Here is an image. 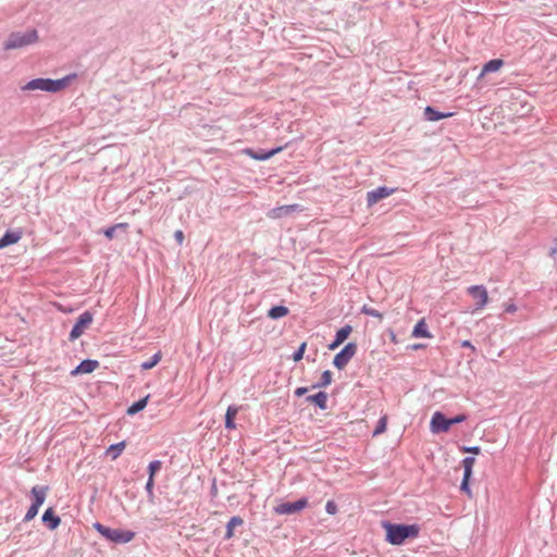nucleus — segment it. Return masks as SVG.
<instances>
[{
	"mask_svg": "<svg viewBox=\"0 0 557 557\" xmlns=\"http://www.w3.org/2000/svg\"><path fill=\"white\" fill-rule=\"evenodd\" d=\"M325 510L329 515H335L337 512V505L333 500H329L325 505Z\"/></svg>",
	"mask_w": 557,
	"mask_h": 557,
	"instance_id": "obj_35",
	"label": "nucleus"
},
{
	"mask_svg": "<svg viewBox=\"0 0 557 557\" xmlns=\"http://www.w3.org/2000/svg\"><path fill=\"white\" fill-rule=\"evenodd\" d=\"M125 447H126V443L123 441V442H120L117 444L111 445L107 449L106 454L108 456H110L112 460H115V459H117L120 457V455L123 453Z\"/></svg>",
	"mask_w": 557,
	"mask_h": 557,
	"instance_id": "obj_24",
	"label": "nucleus"
},
{
	"mask_svg": "<svg viewBox=\"0 0 557 557\" xmlns=\"http://www.w3.org/2000/svg\"><path fill=\"white\" fill-rule=\"evenodd\" d=\"M308 505L307 498H300L295 503H283L274 508L276 515H293Z\"/></svg>",
	"mask_w": 557,
	"mask_h": 557,
	"instance_id": "obj_9",
	"label": "nucleus"
},
{
	"mask_svg": "<svg viewBox=\"0 0 557 557\" xmlns=\"http://www.w3.org/2000/svg\"><path fill=\"white\" fill-rule=\"evenodd\" d=\"M37 39H38V35L35 29L29 30L24 34L13 33L7 39L3 47L5 50L18 49V48H23V47H26L28 45L36 42Z\"/></svg>",
	"mask_w": 557,
	"mask_h": 557,
	"instance_id": "obj_4",
	"label": "nucleus"
},
{
	"mask_svg": "<svg viewBox=\"0 0 557 557\" xmlns=\"http://www.w3.org/2000/svg\"><path fill=\"white\" fill-rule=\"evenodd\" d=\"M461 450L463 453H471L473 455H479L481 453V448L479 446H472V447H467V446H463L461 448Z\"/></svg>",
	"mask_w": 557,
	"mask_h": 557,
	"instance_id": "obj_36",
	"label": "nucleus"
},
{
	"mask_svg": "<svg viewBox=\"0 0 557 557\" xmlns=\"http://www.w3.org/2000/svg\"><path fill=\"white\" fill-rule=\"evenodd\" d=\"M382 527L386 532L385 540L392 545H401L407 539H416L420 533V527L417 524H396L384 521Z\"/></svg>",
	"mask_w": 557,
	"mask_h": 557,
	"instance_id": "obj_1",
	"label": "nucleus"
},
{
	"mask_svg": "<svg viewBox=\"0 0 557 557\" xmlns=\"http://www.w3.org/2000/svg\"><path fill=\"white\" fill-rule=\"evenodd\" d=\"M505 311L508 313H515L517 311V306L512 302L506 304Z\"/></svg>",
	"mask_w": 557,
	"mask_h": 557,
	"instance_id": "obj_40",
	"label": "nucleus"
},
{
	"mask_svg": "<svg viewBox=\"0 0 557 557\" xmlns=\"http://www.w3.org/2000/svg\"><path fill=\"white\" fill-rule=\"evenodd\" d=\"M423 347H424V345H422V344H414V345H412L411 348L417 350V349H420V348H423Z\"/></svg>",
	"mask_w": 557,
	"mask_h": 557,
	"instance_id": "obj_47",
	"label": "nucleus"
},
{
	"mask_svg": "<svg viewBox=\"0 0 557 557\" xmlns=\"http://www.w3.org/2000/svg\"><path fill=\"white\" fill-rule=\"evenodd\" d=\"M395 188H387L385 186L379 187L374 190H371L367 194V203L369 207L377 203L380 200L393 195L395 193Z\"/></svg>",
	"mask_w": 557,
	"mask_h": 557,
	"instance_id": "obj_11",
	"label": "nucleus"
},
{
	"mask_svg": "<svg viewBox=\"0 0 557 557\" xmlns=\"http://www.w3.org/2000/svg\"><path fill=\"white\" fill-rule=\"evenodd\" d=\"M148 399H149V395H147L146 397L139 399L136 403H134L132 406H129L127 408V411H126L127 414L134 416L137 412L141 411L147 406Z\"/></svg>",
	"mask_w": 557,
	"mask_h": 557,
	"instance_id": "obj_25",
	"label": "nucleus"
},
{
	"mask_svg": "<svg viewBox=\"0 0 557 557\" xmlns=\"http://www.w3.org/2000/svg\"><path fill=\"white\" fill-rule=\"evenodd\" d=\"M386 426H387V416H383L379 420V423H377L375 430L373 431V436L383 434L386 431Z\"/></svg>",
	"mask_w": 557,
	"mask_h": 557,
	"instance_id": "obj_29",
	"label": "nucleus"
},
{
	"mask_svg": "<svg viewBox=\"0 0 557 557\" xmlns=\"http://www.w3.org/2000/svg\"><path fill=\"white\" fill-rule=\"evenodd\" d=\"M38 510H39V508L32 504V506L28 508V510L24 517V521L33 520L38 515Z\"/></svg>",
	"mask_w": 557,
	"mask_h": 557,
	"instance_id": "obj_32",
	"label": "nucleus"
},
{
	"mask_svg": "<svg viewBox=\"0 0 557 557\" xmlns=\"http://www.w3.org/2000/svg\"><path fill=\"white\" fill-rule=\"evenodd\" d=\"M467 293L474 300V305H475L474 310L475 311H480V310L484 309V307L488 304L490 297H488V293H487V289L485 286L472 285L467 288Z\"/></svg>",
	"mask_w": 557,
	"mask_h": 557,
	"instance_id": "obj_5",
	"label": "nucleus"
},
{
	"mask_svg": "<svg viewBox=\"0 0 557 557\" xmlns=\"http://www.w3.org/2000/svg\"><path fill=\"white\" fill-rule=\"evenodd\" d=\"M289 312L288 308L285 307V306H275V307H272L269 312H268V317L271 318V319H280V318H283L285 315H287Z\"/></svg>",
	"mask_w": 557,
	"mask_h": 557,
	"instance_id": "obj_26",
	"label": "nucleus"
},
{
	"mask_svg": "<svg viewBox=\"0 0 557 557\" xmlns=\"http://www.w3.org/2000/svg\"><path fill=\"white\" fill-rule=\"evenodd\" d=\"M350 333H351V327L349 325H346L337 331L335 338L343 344L347 339V337L349 336Z\"/></svg>",
	"mask_w": 557,
	"mask_h": 557,
	"instance_id": "obj_28",
	"label": "nucleus"
},
{
	"mask_svg": "<svg viewBox=\"0 0 557 557\" xmlns=\"http://www.w3.org/2000/svg\"><path fill=\"white\" fill-rule=\"evenodd\" d=\"M332 382V373L331 371L326 370L322 373V382L319 384V386H327Z\"/></svg>",
	"mask_w": 557,
	"mask_h": 557,
	"instance_id": "obj_34",
	"label": "nucleus"
},
{
	"mask_svg": "<svg viewBox=\"0 0 557 557\" xmlns=\"http://www.w3.org/2000/svg\"><path fill=\"white\" fill-rule=\"evenodd\" d=\"M115 230H116V226L113 225V226L107 228L103 233L107 238L112 239L114 237Z\"/></svg>",
	"mask_w": 557,
	"mask_h": 557,
	"instance_id": "obj_38",
	"label": "nucleus"
},
{
	"mask_svg": "<svg viewBox=\"0 0 557 557\" xmlns=\"http://www.w3.org/2000/svg\"><path fill=\"white\" fill-rule=\"evenodd\" d=\"M412 337L416 338H431L432 334L428 330V324L424 319H421L418 321V323L414 325L412 333Z\"/></svg>",
	"mask_w": 557,
	"mask_h": 557,
	"instance_id": "obj_16",
	"label": "nucleus"
},
{
	"mask_svg": "<svg viewBox=\"0 0 557 557\" xmlns=\"http://www.w3.org/2000/svg\"><path fill=\"white\" fill-rule=\"evenodd\" d=\"M23 232L21 230L17 231H8L1 238H0V249H3L10 245H14L20 242L22 238Z\"/></svg>",
	"mask_w": 557,
	"mask_h": 557,
	"instance_id": "obj_13",
	"label": "nucleus"
},
{
	"mask_svg": "<svg viewBox=\"0 0 557 557\" xmlns=\"http://www.w3.org/2000/svg\"><path fill=\"white\" fill-rule=\"evenodd\" d=\"M475 463V459L473 457H466L462 460L463 467V479L460 485V490L466 493L469 497H472V492L469 487V481L472 475V469Z\"/></svg>",
	"mask_w": 557,
	"mask_h": 557,
	"instance_id": "obj_10",
	"label": "nucleus"
},
{
	"mask_svg": "<svg viewBox=\"0 0 557 557\" xmlns=\"http://www.w3.org/2000/svg\"><path fill=\"white\" fill-rule=\"evenodd\" d=\"M361 311H362V313L370 315V317L377 318L379 320L383 319V314L380 311H377L376 309L370 308L368 306H363Z\"/></svg>",
	"mask_w": 557,
	"mask_h": 557,
	"instance_id": "obj_31",
	"label": "nucleus"
},
{
	"mask_svg": "<svg viewBox=\"0 0 557 557\" xmlns=\"http://www.w3.org/2000/svg\"><path fill=\"white\" fill-rule=\"evenodd\" d=\"M301 208L298 205H288L274 208L270 211L269 216L272 219H280L286 214H289L294 211H300Z\"/></svg>",
	"mask_w": 557,
	"mask_h": 557,
	"instance_id": "obj_14",
	"label": "nucleus"
},
{
	"mask_svg": "<svg viewBox=\"0 0 557 557\" xmlns=\"http://www.w3.org/2000/svg\"><path fill=\"white\" fill-rule=\"evenodd\" d=\"M48 487L47 486H34L32 488V495L34 497L33 505L36 507H40L46 499Z\"/></svg>",
	"mask_w": 557,
	"mask_h": 557,
	"instance_id": "obj_18",
	"label": "nucleus"
},
{
	"mask_svg": "<svg viewBox=\"0 0 557 557\" xmlns=\"http://www.w3.org/2000/svg\"><path fill=\"white\" fill-rule=\"evenodd\" d=\"M239 411V408L236 406H230L225 413V428L228 430H234L236 428L235 425V418Z\"/></svg>",
	"mask_w": 557,
	"mask_h": 557,
	"instance_id": "obj_22",
	"label": "nucleus"
},
{
	"mask_svg": "<svg viewBox=\"0 0 557 557\" xmlns=\"http://www.w3.org/2000/svg\"><path fill=\"white\" fill-rule=\"evenodd\" d=\"M356 351V344L348 343L338 354L335 355L333 364L339 370L344 369L349 360L355 356Z\"/></svg>",
	"mask_w": 557,
	"mask_h": 557,
	"instance_id": "obj_7",
	"label": "nucleus"
},
{
	"mask_svg": "<svg viewBox=\"0 0 557 557\" xmlns=\"http://www.w3.org/2000/svg\"><path fill=\"white\" fill-rule=\"evenodd\" d=\"M307 392H308V388H307V387H298V388L295 391V395H296V396H302V395H305Z\"/></svg>",
	"mask_w": 557,
	"mask_h": 557,
	"instance_id": "obj_42",
	"label": "nucleus"
},
{
	"mask_svg": "<svg viewBox=\"0 0 557 557\" xmlns=\"http://www.w3.org/2000/svg\"><path fill=\"white\" fill-rule=\"evenodd\" d=\"M174 237H175L176 242L180 245L183 244V242H184V233H183V231H181V230L175 231Z\"/></svg>",
	"mask_w": 557,
	"mask_h": 557,
	"instance_id": "obj_39",
	"label": "nucleus"
},
{
	"mask_svg": "<svg viewBox=\"0 0 557 557\" xmlns=\"http://www.w3.org/2000/svg\"><path fill=\"white\" fill-rule=\"evenodd\" d=\"M114 226H116V228H127L128 224L127 223H119V224H115Z\"/></svg>",
	"mask_w": 557,
	"mask_h": 557,
	"instance_id": "obj_46",
	"label": "nucleus"
},
{
	"mask_svg": "<svg viewBox=\"0 0 557 557\" xmlns=\"http://www.w3.org/2000/svg\"><path fill=\"white\" fill-rule=\"evenodd\" d=\"M243 524H244V520L240 517L235 516V517L231 518V520L227 522V525H226L225 539L231 540L234 536V529L236 527H240Z\"/></svg>",
	"mask_w": 557,
	"mask_h": 557,
	"instance_id": "obj_23",
	"label": "nucleus"
},
{
	"mask_svg": "<svg viewBox=\"0 0 557 557\" xmlns=\"http://www.w3.org/2000/svg\"><path fill=\"white\" fill-rule=\"evenodd\" d=\"M283 148L282 147H277L275 149H272L271 151L269 152H265V153H258V152H255L252 149H246L245 150V153L247 156H249L250 158L255 159V160H268L270 159L271 157H273L274 154L278 153L280 151H282Z\"/></svg>",
	"mask_w": 557,
	"mask_h": 557,
	"instance_id": "obj_20",
	"label": "nucleus"
},
{
	"mask_svg": "<svg viewBox=\"0 0 557 557\" xmlns=\"http://www.w3.org/2000/svg\"><path fill=\"white\" fill-rule=\"evenodd\" d=\"M453 115H454L453 112L441 113L430 106L424 109V116L428 121H431V122L440 121L442 119L450 117Z\"/></svg>",
	"mask_w": 557,
	"mask_h": 557,
	"instance_id": "obj_19",
	"label": "nucleus"
},
{
	"mask_svg": "<svg viewBox=\"0 0 557 557\" xmlns=\"http://www.w3.org/2000/svg\"><path fill=\"white\" fill-rule=\"evenodd\" d=\"M99 362L97 360L87 359L82 361L75 369L71 371L72 376L88 374L98 369Z\"/></svg>",
	"mask_w": 557,
	"mask_h": 557,
	"instance_id": "obj_12",
	"label": "nucleus"
},
{
	"mask_svg": "<svg viewBox=\"0 0 557 557\" xmlns=\"http://www.w3.org/2000/svg\"><path fill=\"white\" fill-rule=\"evenodd\" d=\"M451 426L450 419H447L442 412L436 411L433 413L430 429L432 433H445L448 432Z\"/></svg>",
	"mask_w": 557,
	"mask_h": 557,
	"instance_id": "obj_8",
	"label": "nucleus"
},
{
	"mask_svg": "<svg viewBox=\"0 0 557 557\" xmlns=\"http://www.w3.org/2000/svg\"><path fill=\"white\" fill-rule=\"evenodd\" d=\"M466 419H467V417L465 414H458L455 418H451L450 422L453 425V424L461 423V422L466 421Z\"/></svg>",
	"mask_w": 557,
	"mask_h": 557,
	"instance_id": "obj_37",
	"label": "nucleus"
},
{
	"mask_svg": "<svg viewBox=\"0 0 557 557\" xmlns=\"http://www.w3.org/2000/svg\"><path fill=\"white\" fill-rule=\"evenodd\" d=\"M342 343L335 338V341L329 345V349L334 350L336 349Z\"/></svg>",
	"mask_w": 557,
	"mask_h": 557,
	"instance_id": "obj_44",
	"label": "nucleus"
},
{
	"mask_svg": "<svg viewBox=\"0 0 557 557\" xmlns=\"http://www.w3.org/2000/svg\"><path fill=\"white\" fill-rule=\"evenodd\" d=\"M153 485H154V478H149L147 481V484H146V490L149 494H152Z\"/></svg>",
	"mask_w": 557,
	"mask_h": 557,
	"instance_id": "obj_41",
	"label": "nucleus"
},
{
	"mask_svg": "<svg viewBox=\"0 0 557 557\" xmlns=\"http://www.w3.org/2000/svg\"><path fill=\"white\" fill-rule=\"evenodd\" d=\"M391 341H392L393 343H397V338H396V335H395V334H392V335H391Z\"/></svg>",
	"mask_w": 557,
	"mask_h": 557,
	"instance_id": "obj_48",
	"label": "nucleus"
},
{
	"mask_svg": "<svg viewBox=\"0 0 557 557\" xmlns=\"http://www.w3.org/2000/svg\"><path fill=\"white\" fill-rule=\"evenodd\" d=\"M550 255L552 256L557 255V239L555 240V247H553L552 250H550Z\"/></svg>",
	"mask_w": 557,
	"mask_h": 557,
	"instance_id": "obj_45",
	"label": "nucleus"
},
{
	"mask_svg": "<svg viewBox=\"0 0 557 557\" xmlns=\"http://www.w3.org/2000/svg\"><path fill=\"white\" fill-rule=\"evenodd\" d=\"M306 347H307V344L306 343H302L299 348L297 349V351L294 352L293 355V359L294 361H300L304 357V354L306 351Z\"/></svg>",
	"mask_w": 557,
	"mask_h": 557,
	"instance_id": "obj_33",
	"label": "nucleus"
},
{
	"mask_svg": "<svg viewBox=\"0 0 557 557\" xmlns=\"http://www.w3.org/2000/svg\"><path fill=\"white\" fill-rule=\"evenodd\" d=\"M75 77L76 74L67 75L61 79L35 78L29 81L25 86L22 87V89L58 92L66 88L71 81H73Z\"/></svg>",
	"mask_w": 557,
	"mask_h": 557,
	"instance_id": "obj_2",
	"label": "nucleus"
},
{
	"mask_svg": "<svg viewBox=\"0 0 557 557\" xmlns=\"http://www.w3.org/2000/svg\"><path fill=\"white\" fill-rule=\"evenodd\" d=\"M92 320H94V315L91 312H89V311L83 312L78 317L75 325L73 326V329L70 333V341H75L78 337H81L85 333V331L90 326V324L92 323Z\"/></svg>",
	"mask_w": 557,
	"mask_h": 557,
	"instance_id": "obj_6",
	"label": "nucleus"
},
{
	"mask_svg": "<svg viewBox=\"0 0 557 557\" xmlns=\"http://www.w3.org/2000/svg\"><path fill=\"white\" fill-rule=\"evenodd\" d=\"M161 358H162V354L160 351H158L149 360L143 362L140 367L143 370H150L161 361Z\"/></svg>",
	"mask_w": 557,
	"mask_h": 557,
	"instance_id": "obj_27",
	"label": "nucleus"
},
{
	"mask_svg": "<svg viewBox=\"0 0 557 557\" xmlns=\"http://www.w3.org/2000/svg\"><path fill=\"white\" fill-rule=\"evenodd\" d=\"M307 401L315 404L320 409H326L327 404V394L324 392H319L314 395H310L307 397Z\"/></svg>",
	"mask_w": 557,
	"mask_h": 557,
	"instance_id": "obj_21",
	"label": "nucleus"
},
{
	"mask_svg": "<svg viewBox=\"0 0 557 557\" xmlns=\"http://www.w3.org/2000/svg\"><path fill=\"white\" fill-rule=\"evenodd\" d=\"M42 522L46 523L50 530H55L60 525L61 519L54 515L52 508H48L42 515Z\"/></svg>",
	"mask_w": 557,
	"mask_h": 557,
	"instance_id": "obj_15",
	"label": "nucleus"
},
{
	"mask_svg": "<svg viewBox=\"0 0 557 557\" xmlns=\"http://www.w3.org/2000/svg\"><path fill=\"white\" fill-rule=\"evenodd\" d=\"M503 65L504 61L502 59H493L486 62L482 67L479 78L484 77L487 73L499 71L503 67Z\"/></svg>",
	"mask_w": 557,
	"mask_h": 557,
	"instance_id": "obj_17",
	"label": "nucleus"
},
{
	"mask_svg": "<svg viewBox=\"0 0 557 557\" xmlns=\"http://www.w3.org/2000/svg\"><path fill=\"white\" fill-rule=\"evenodd\" d=\"M94 528L102 536L114 543H128L135 537V533L133 531L111 529L98 522L94 524Z\"/></svg>",
	"mask_w": 557,
	"mask_h": 557,
	"instance_id": "obj_3",
	"label": "nucleus"
},
{
	"mask_svg": "<svg viewBox=\"0 0 557 557\" xmlns=\"http://www.w3.org/2000/svg\"><path fill=\"white\" fill-rule=\"evenodd\" d=\"M162 462L160 460L151 461L148 466L149 478H154L156 473L161 469Z\"/></svg>",
	"mask_w": 557,
	"mask_h": 557,
	"instance_id": "obj_30",
	"label": "nucleus"
},
{
	"mask_svg": "<svg viewBox=\"0 0 557 557\" xmlns=\"http://www.w3.org/2000/svg\"><path fill=\"white\" fill-rule=\"evenodd\" d=\"M461 346H462V347L470 348V349H471V350H473V351L475 350V347L471 344V342H470V341H463V342L461 343Z\"/></svg>",
	"mask_w": 557,
	"mask_h": 557,
	"instance_id": "obj_43",
	"label": "nucleus"
}]
</instances>
